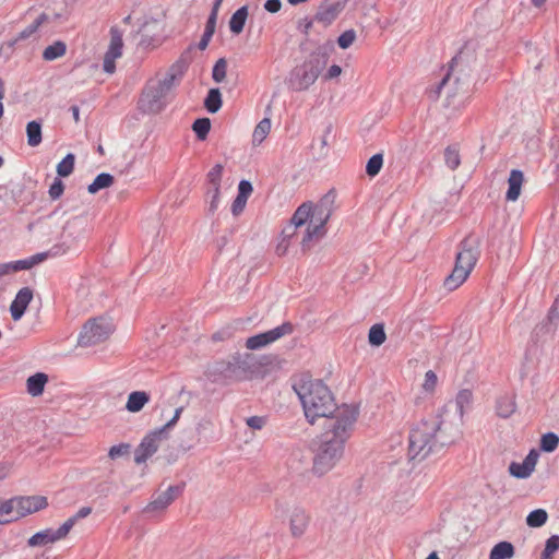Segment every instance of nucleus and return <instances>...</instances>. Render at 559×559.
Wrapping results in <instances>:
<instances>
[{"label":"nucleus","mask_w":559,"mask_h":559,"mask_svg":"<svg viewBox=\"0 0 559 559\" xmlns=\"http://www.w3.org/2000/svg\"><path fill=\"white\" fill-rule=\"evenodd\" d=\"M33 299V290L29 287L21 288L10 305V313L14 321H19L25 313Z\"/></svg>","instance_id":"nucleus-15"},{"label":"nucleus","mask_w":559,"mask_h":559,"mask_svg":"<svg viewBox=\"0 0 559 559\" xmlns=\"http://www.w3.org/2000/svg\"><path fill=\"white\" fill-rule=\"evenodd\" d=\"M19 519L16 497L0 502V524H9Z\"/></svg>","instance_id":"nucleus-23"},{"label":"nucleus","mask_w":559,"mask_h":559,"mask_svg":"<svg viewBox=\"0 0 559 559\" xmlns=\"http://www.w3.org/2000/svg\"><path fill=\"white\" fill-rule=\"evenodd\" d=\"M333 48V43L331 41L319 45L302 64L295 67L290 71L288 86L293 91L301 92L314 84L320 73L325 68Z\"/></svg>","instance_id":"nucleus-6"},{"label":"nucleus","mask_w":559,"mask_h":559,"mask_svg":"<svg viewBox=\"0 0 559 559\" xmlns=\"http://www.w3.org/2000/svg\"><path fill=\"white\" fill-rule=\"evenodd\" d=\"M166 432L160 428L146 435L134 452V462L136 464L145 463L153 454H155L159 447V441Z\"/></svg>","instance_id":"nucleus-11"},{"label":"nucleus","mask_w":559,"mask_h":559,"mask_svg":"<svg viewBox=\"0 0 559 559\" xmlns=\"http://www.w3.org/2000/svg\"><path fill=\"white\" fill-rule=\"evenodd\" d=\"M66 44L61 40H58L45 48L43 52V58L47 61H52L55 59L62 57L66 53Z\"/></svg>","instance_id":"nucleus-36"},{"label":"nucleus","mask_w":559,"mask_h":559,"mask_svg":"<svg viewBox=\"0 0 559 559\" xmlns=\"http://www.w3.org/2000/svg\"><path fill=\"white\" fill-rule=\"evenodd\" d=\"M336 193L334 190H330L325 193L319 203L312 209V217L322 218L323 222H328L334 211V203Z\"/></svg>","instance_id":"nucleus-19"},{"label":"nucleus","mask_w":559,"mask_h":559,"mask_svg":"<svg viewBox=\"0 0 559 559\" xmlns=\"http://www.w3.org/2000/svg\"><path fill=\"white\" fill-rule=\"evenodd\" d=\"M227 72V61L225 58H219L212 70V78L216 83H221L225 80Z\"/></svg>","instance_id":"nucleus-46"},{"label":"nucleus","mask_w":559,"mask_h":559,"mask_svg":"<svg viewBox=\"0 0 559 559\" xmlns=\"http://www.w3.org/2000/svg\"><path fill=\"white\" fill-rule=\"evenodd\" d=\"M117 58H118L117 56H112L108 52L105 53L103 69L106 73L111 74L115 72V70H116L115 61Z\"/></svg>","instance_id":"nucleus-56"},{"label":"nucleus","mask_w":559,"mask_h":559,"mask_svg":"<svg viewBox=\"0 0 559 559\" xmlns=\"http://www.w3.org/2000/svg\"><path fill=\"white\" fill-rule=\"evenodd\" d=\"M515 554V547L511 542L501 540L490 550L489 559H511Z\"/></svg>","instance_id":"nucleus-25"},{"label":"nucleus","mask_w":559,"mask_h":559,"mask_svg":"<svg viewBox=\"0 0 559 559\" xmlns=\"http://www.w3.org/2000/svg\"><path fill=\"white\" fill-rule=\"evenodd\" d=\"M368 341L372 346H380L384 343V323H376L371 326Z\"/></svg>","instance_id":"nucleus-39"},{"label":"nucleus","mask_w":559,"mask_h":559,"mask_svg":"<svg viewBox=\"0 0 559 559\" xmlns=\"http://www.w3.org/2000/svg\"><path fill=\"white\" fill-rule=\"evenodd\" d=\"M559 550V535L554 534L547 538L540 559H554L555 552Z\"/></svg>","instance_id":"nucleus-41"},{"label":"nucleus","mask_w":559,"mask_h":559,"mask_svg":"<svg viewBox=\"0 0 559 559\" xmlns=\"http://www.w3.org/2000/svg\"><path fill=\"white\" fill-rule=\"evenodd\" d=\"M299 397L307 420L313 425L316 419L334 416L341 407H336L334 394L329 386H292Z\"/></svg>","instance_id":"nucleus-5"},{"label":"nucleus","mask_w":559,"mask_h":559,"mask_svg":"<svg viewBox=\"0 0 559 559\" xmlns=\"http://www.w3.org/2000/svg\"><path fill=\"white\" fill-rule=\"evenodd\" d=\"M183 484L171 485L165 491L158 493L153 500L144 508L145 513L165 510L176 498L183 491Z\"/></svg>","instance_id":"nucleus-12"},{"label":"nucleus","mask_w":559,"mask_h":559,"mask_svg":"<svg viewBox=\"0 0 559 559\" xmlns=\"http://www.w3.org/2000/svg\"><path fill=\"white\" fill-rule=\"evenodd\" d=\"M356 38H357L356 31L353 28L347 29L338 36L337 45L342 49H347L354 44Z\"/></svg>","instance_id":"nucleus-47"},{"label":"nucleus","mask_w":559,"mask_h":559,"mask_svg":"<svg viewBox=\"0 0 559 559\" xmlns=\"http://www.w3.org/2000/svg\"><path fill=\"white\" fill-rule=\"evenodd\" d=\"M182 411H183V407H181V406L176 408L174 416L163 427H160V429L167 433V431L169 429H171L177 424V421L179 420V418L181 416Z\"/></svg>","instance_id":"nucleus-59"},{"label":"nucleus","mask_w":559,"mask_h":559,"mask_svg":"<svg viewBox=\"0 0 559 559\" xmlns=\"http://www.w3.org/2000/svg\"><path fill=\"white\" fill-rule=\"evenodd\" d=\"M479 258L478 240L467 236L459 246L455 257L454 267L450 275L444 280V287L448 290H454L461 286L471 274Z\"/></svg>","instance_id":"nucleus-7"},{"label":"nucleus","mask_w":559,"mask_h":559,"mask_svg":"<svg viewBox=\"0 0 559 559\" xmlns=\"http://www.w3.org/2000/svg\"><path fill=\"white\" fill-rule=\"evenodd\" d=\"M524 182V174L520 169H512L508 178V190L506 192V200L515 202L520 194Z\"/></svg>","instance_id":"nucleus-21"},{"label":"nucleus","mask_w":559,"mask_h":559,"mask_svg":"<svg viewBox=\"0 0 559 559\" xmlns=\"http://www.w3.org/2000/svg\"><path fill=\"white\" fill-rule=\"evenodd\" d=\"M114 332L110 319L99 317L88 320L82 328L78 343L87 347L106 341Z\"/></svg>","instance_id":"nucleus-9"},{"label":"nucleus","mask_w":559,"mask_h":559,"mask_svg":"<svg viewBox=\"0 0 559 559\" xmlns=\"http://www.w3.org/2000/svg\"><path fill=\"white\" fill-rule=\"evenodd\" d=\"M75 163V156L72 153L66 155V157L57 165V174L59 177H68L73 173Z\"/></svg>","instance_id":"nucleus-38"},{"label":"nucleus","mask_w":559,"mask_h":559,"mask_svg":"<svg viewBox=\"0 0 559 559\" xmlns=\"http://www.w3.org/2000/svg\"><path fill=\"white\" fill-rule=\"evenodd\" d=\"M391 441L393 442V444L391 445V451L397 450L396 455H400V456L397 459L389 461V459H391V456L386 455V465H389L390 473H392L394 471V467L396 465H399L401 463H406L408 465V463L412 461V460H408V455L406 457H404L402 455V453L404 452V448L402 447L401 435L392 436ZM393 457H395V455H392V459Z\"/></svg>","instance_id":"nucleus-24"},{"label":"nucleus","mask_w":559,"mask_h":559,"mask_svg":"<svg viewBox=\"0 0 559 559\" xmlns=\"http://www.w3.org/2000/svg\"><path fill=\"white\" fill-rule=\"evenodd\" d=\"M181 73L173 66L162 78L147 81L140 96L138 107L143 114H158L168 105L171 92Z\"/></svg>","instance_id":"nucleus-4"},{"label":"nucleus","mask_w":559,"mask_h":559,"mask_svg":"<svg viewBox=\"0 0 559 559\" xmlns=\"http://www.w3.org/2000/svg\"><path fill=\"white\" fill-rule=\"evenodd\" d=\"M91 513H92V508L91 507H82V508L79 509V511L74 515L69 518L63 523V525H68V532H70L79 520L88 516Z\"/></svg>","instance_id":"nucleus-49"},{"label":"nucleus","mask_w":559,"mask_h":559,"mask_svg":"<svg viewBox=\"0 0 559 559\" xmlns=\"http://www.w3.org/2000/svg\"><path fill=\"white\" fill-rule=\"evenodd\" d=\"M48 257V253L47 252H40V253H36L27 259H23V260H17V261H13V262H10L11 263V269L13 272H19V271H23V270H29L32 269L33 266L41 263L43 261H45Z\"/></svg>","instance_id":"nucleus-26"},{"label":"nucleus","mask_w":559,"mask_h":559,"mask_svg":"<svg viewBox=\"0 0 559 559\" xmlns=\"http://www.w3.org/2000/svg\"><path fill=\"white\" fill-rule=\"evenodd\" d=\"M211 129V120L209 118H199L192 123V130L197 138L201 141L205 140Z\"/></svg>","instance_id":"nucleus-40"},{"label":"nucleus","mask_w":559,"mask_h":559,"mask_svg":"<svg viewBox=\"0 0 559 559\" xmlns=\"http://www.w3.org/2000/svg\"><path fill=\"white\" fill-rule=\"evenodd\" d=\"M122 32L118 27L110 28V44L107 50L108 53L117 57H121L122 55Z\"/></svg>","instance_id":"nucleus-31"},{"label":"nucleus","mask_w":559,"mask_h":559,"mask_svg":"<svg viewBox=\"0 0 559 559\" xmlns=\"http://www.w3.org/2000/svg\"><path fill=\"white\" fill-rule=\"evenodd\" d=\"M204 107L211 114L217 112L222 107V94L218 88H211L204 99Z\"/></svg>","instance_id":"nucleus-33"},{"label":"nucleus","mask_w":559,"mask_h":559,"mask_svg":"<svg viewBox=\"0 0 559 559\" xmlns=\"http://www.w3.org/2000/svg\"><path fill=\"white\" fill-rule=\"evenodd\" d=\"M468 59L469 55L466 47L452 58L447 74L436 86L427 91L430 99L436 100L444 93L447 106H455L456 98L459 100L465 98L471 86Z\"/></svg>","instance_id":"nucleus-3"},{"label":"nucleus","mask_w":559,"mask_h":559,"mask_svg":"<svg viewBox=\"0 0 559 559\" xmlns=\"http://www.w3.org/2000/svg\"><path fill=\"white\" fill-rule=\"evenodd\" d=\"M246 203H247V199L240 198L239 195H237L231 204L233 214L235 216L239 215L243 211Z\"/></svg>","instance_id":"nucleus-60"},{"label":"nucleus","mask_w":559,"mask_h":559,"mask_svg":"<svg viewBox=\"0 0 559 559\" xmlns=\"http://www.w3.org/2000/svg\"><path fill=\"white\" fill-rule=\"evenodd\" d=\"M559 300L556 299L554 305L548 311L547 314V323L550 325H556L557 321L559 320V309H558Z\"/></svg>","instance_id":"nucleus-57"},{"label":"nucleus","mask_w":559,"mask_h":559,"mask_svg":"<svg viewBox=\"0 0 559 559\" xmlns=\"http://www.w3.org/2000/svg\"><path fill=\"white\" fill-rule=\"evenodd\" d=\"M222 174H223V166L221 164H216L207 173V180L212 185V189H214V188L221 189Z\"/></svg>","instance_id":"nucleus-48"},{"label":"nucleus","mask_w":559,"mask_h":559,"mask_svg":"<svg viewBox=\"0 0 559 559\" xmlns=\"http://www.w3.org/2000/svg\"><path fill=\"white\" fill-rule=\"evenodd\" d=\"M210 193H212V199H211V202L209 205V211L211 213H214L218 207L221 191L218 188H214V189L210 190Z\"/></svg>","instance_id":"nucleus-62"},{"label":"nucleus","mask_w":559,"mask_h":559,"mask_svg":"<svg viewBox=\"0 0 559 559\" xmlns=\"http://www.w3.org/2000/svg\"><path fill=\"white\" fill-rule=\"evenodd\" d=\"M508 471L512 477L518 479H526L532 475L523 462H511Z\"/></svg>","instance_id":"nucleus-44"},{"label":"nucleus","mask_w":559,"mask_h":559,"mask_svg":"<svg viewBox=\"0 0 559 559\" xmlns=\"http://www.w3.org/2000/svg\"><path fill=\"white\" fill-rule=\"evenodd\" d=\"M27 144L36 147L41 143V123L37 120H32L26 126Z\"/></svg>","instance_id":"nucleus-30"},{"label":"nucleus","mask_w":559,"mask_h":559,"mask_svg":"<svg viewBox=\"0 0 559 559\" xmlns=\"http://www.w3.org/2000/svg\"><path fill=\"white\" fill-rule=\"evenodd\" d=\"M16 498L20 519L40 511L48 506L47 498L44 496H22Z\"/></svg>","instance_id":"nucleus-14"},{"label":"nucleus","mask_w":559,"mask_h":559,"mask_svg":"<svg viewBox=\"0 0 559 559\" xmlns=\"http://www.w3.org/2000/svg\"><path fill=\"white\" fill-rule=\"evenodd\" d=\"M441 409L436 417L420 420L408 433V460L423 461L431 453L453 444L461 436L457 424Z\"/></svg>","instance_id":"nucleus-2"},{"label":"nucleus","mask_w":559,"mask_h":559,"mask_svg":"<svg viewBox=\"0 0 559 559\" xmlns=\"http://www.w3.org/2000/svg\"><path fill=\"white\" fill-rule=\"evenodd\" d=\"M253 188L250 181L248 180H241L238 185V194L240 198H245L248 200L249 195L251 194Z\"/></svg>","instance_id":"nucleus-58"},{"label":"nucleus","mask_w":559,"mask_h":559,"mask_svg":"<svg viewBox=\"0 0 559 559\" xmlns=\"http://www.w3.org/2000/svg\"><path fill=\"white\" fill-rule=\"evenodd\" d=\"M310 522L309 513L301 507H295L289 516V528L294 537L305 534Z\"/></svg>","instance_id":"nucleus-16"},{"label":"nucleus","mask_w":559,"mask_h":559,"mask_svg":"<svg viewBox=\"0 0 559 559\" xmlns=\"http://www.w3.org/2000/svg\"><path fill=\"white\" fill-rule=\"evenodd\" d=\"M294 326L290 322H284L283 324L269 330L266 332L250 336L246 341V347L251 350L260 349L281 337L293 333Z\"/></svg>","instance_id":"nucleus-10"},{"label":"nucleus","mask_w":559,"mask_h":559,"mask_svg":"<svg viewBox=\"0 0 559 559\" xmlns=\"http://www.w3.org/2000/svg\"><path fill=\"white\" fill-rule=\"evenodd\" d=\"M382 165H383V155H382V153L374 154L367 162L366 174L369 177L377 176L380 173V170L382 168Z\"/></svg>","instance_id":"nucleus-43"},{"label":"nucleus","mask_w":559,"mask_h":559,"mask_svg":"<svg viewBox=\"0 0 559 559\" xmlns=\"http://www.w3.org/2000/svg\"><path fill=\"white\" fill-rule=\"evenodd\" d=\"M63 191H64V185H63L62 180L60 178L56 177L49 188V191H48L50 199L51 200L59 199L62 195Z\"/></svg>","instance_id":"nucleus-53"},{"label":"nucleus","mask_w":559,"mask_h":559,"mask_svg":"<svg viewBox=\"0 0 559 559\" xmlns=\"http://www.w3.org/2000/svg\"><path fill=\"white\" fill-rule=\"evenodd\" d=\"M312 213L313 212L311 203H302L293 214L290 218L292 225H294L295 227L304 226L310 217L312 218Z\"/></svg>","instance_id":"nucleus-29"},{"label":"nucleus","mask_w":559,"mask_h":559,"mask_svg":"<svg viewBox=\"0 0 559 559\" xmlns=\"http://www.w3.org/2000/svg\"><path fill=\"white\" fill-rule=\"evenodd\" d=\"M68 534V525L62 524L57 530L46 528L32 535L27 540V545L29 547H43L63 539Z\"/></svg>","instance_id":"nucleus-13"},{"label":"nucleus","mask_w":559,"mask_h":559,"mask_svg":"<svg viewBox=\"0 0 559 559\" xmlns=\"http://www.w3.org/2000/svg\"><path fill=\"white\" fill-rule=\"evenodd\" d=\"M559 445V436L555 432H546L542 435L539 440V450L546 453L554 452Z\"/></svg>","instance_id":"nucleus-35"},{"label":"nucleus","mask_w":559,"mask_h":559,"mask_svg":"<svg viewBox=\"0 0 559 559\" xmlns=\"http://www.w3.org/2000/svg\"><path fill=\"white\" fill-rule=\"evenodd\" d=\"M48 20V15L45 13H41L32 24H29L27 27H25L22 32H20L19 36L16 37L17 40L27 39L31 37L38 27Z\"/></svg>","instance_id":"nucleus-42"},{"label":"nucleus","mask_w":559,"mask_h":559,"mask_svg":"<svg viewBox=\"0 0 559 559\" xmlns=\"http://www.w3.org/2000/svg\"><path fill=\"white\" fill-rule=\"evenodd\" d=\"M248 427H250L251 429H262L264 424H265V419L264 417H261V416H251L249 418H247L246 420Z\"/></svg>","instance_id":"nucleus-61"},{"label":"nucleus","mask_w":559,"mask_h":559,"mask_svg":"<svg viewBox=\"0 0 559 559\" xmlns=\"http://www.w3.org/2000/svg\"><path fill=\"white\" fill-rule=\"evenodd\" d=\"M344 8V5L340 4L335 0H325V2L319 8L314 20L322 23L324 26H328L338 16Z\"/></svg>","instance_id":"nucleus-17"},{"label":"nucleus","mask_w":559,"mask_h":559,"mask_svg":"<svg viewBox=\"0 0 559 559\" xmlns=\"http://www.w3.org/2000/svg\"><path fill=\"white\" fill-rule=\"evenodd\" d=\"M326 223L328 222H323L322 218L312 217L301 240V247L304 250H307L311 247V241L313 239H320L325 235Z\"/></svg>","instance_id":"nucleus-18"},{"label":"nucleus","mask_w":559,"mask_h":559,"mask_svg":"<svg viewBox=\"0 0 559 559\" xmlns=\"http://www.w3.org/2000/svg\"><path fill=\"white\" fill-rule=\"evenodd\" d=\"M129 449H130V445L128 443H120L117 445H112L109 449L108 456L111 460H116L118 457L126 455L129 452Z\"/></svg>","instance_id":"nucleus-54"},{"label":"nucleus","mask_w":559,"mask_h":559,"mask_svg":"<svg viewBox=\"0 0 559 559\" xmlns=\"http://www.w3.org/2000/svg\"><path fill=\"white\" fill-rule=\"evenodd\" d=\"M252 359L253 357L247 354L245 357L235 356L230 361H215L209 365L206 373L209 377L223 376L225 379L238 381L251 380L248 374Z\"/></svg>","instance_id":"nucleus-8"},{"label":"nucleus","mask_w":559,"mask_h":559,"mask_svg":"<svg viewBox=\"0 0 559 559\" xmlns=\"http://www.w3.org/2000/svg\"><path fill=\"white\" fill-rule=\"evenodd\" d=\"M248 17V7L239 8L229 20V29L231 33L238 35L243 31Z\"/></svg>","instance_id":"nucleus-28"},{"label":"nucleus","mask_w":559,"mask_h":559,"mask_svg":"<svg viewBox=\"0 0 559 559\" xmlns=\"http://www.w3.org/2000/svg\"><path fill=\"white\" fill-rule=\"evenodd\" d=\"M472 400V391L469 389H462L457 393L455 401H450L442 407V409L444 413H450L452 409H454V412L459 414L460 420H462L464 409L471 405Z\"/></svg>","instance_id":"nucleus-20"},{"label":"nucleus","mask_w":559,"mask_h":559,"mask_svg":"<svg viewBox=\"0 0 559 559\" xmlns=\"http://www.w3.org/2000/svg\"><path fill=\"white\" fill-rule=\"evenodd\" d=\"M281 0H266L264 3V9L270 13H276L281 10Z\"/></svg>","instance_id":"nucleus-63"},{"label":"nucleus","mask_w":559,"mask_h":559,"mask_svg":"<svg viewBox=\"0 0 559 559\" xmlns=\"http://www.w3.org/2000/svg\"><path fill=\"white\" fill-rule=\"evenodd\" d=\"M548 513L545 509H535L526 516V525L532 528H538L546 524Z\"/></svg>","instance_id":"nucleus-34"},{"label":"nucleus","mask_w":559,"mask_h":559,"mask_svg":"<svg viewBox=\"0 0 559 559\" xmlns=\"http://www.w3.org/2000/svg\"><path fill=\"white\" fill-rule=\"evenodd\" d=\"M332 133V124H328L324 129V133L320 140V146L318 151V157L322 158L328 155V146H329V136Z\"/></svg>","instance_id":"nucleus-51"},{"label":"nucleus","mask_w":559,"mask_h":559,"mask_svg":"<svg viewBox=\"0 0 559 559\" xmlns=\"http://www.w3.org/2000/svg\"><path fill=\"white\" fill-rule=\"evenodd\" d=\"M271 130V120L269 118L262 119L254 128L252 134V143L259 145L263 142Z\"/></svg>","instance_id":"nucleus-37"},{"label":"nucleus","mask_w":559,"mask_h":559,"mask_svg":"<svg viewBox=\"0 0 559 559\" xmlns=\"http://www.w3.org/2000/svg\"><path fill=\"white\" fill-rule=\"evenodd\" d=\"M382 195H383V191H382L381 186H377L373 189V191H372V193L370 195V199L367 201V206L369 209H373V210L380 211L381 210Z\"/></svg>","instance_id":"nucleus-50"},{"label":"nucleus","mask_w":559,"mask_h":559,"mask_svg":"<svg viewBox=\"0 0 559 559\" xmlns=\"http://www.w3.org/2000/svg\"><path fill=\"white\" fill-rule=\"evenodd\" d=\"M516 409L515 394H504L496 401V414L498 417L507 419L511 417Z\"/></svg>","instance_id":"nucleus-22"},{"label":"nucleus","mask_w":559,"mask_h":559,"mask_svg":"<svg viewBox=\"0 0 559 559\" xmlns=\"http://www.w3.org/2000/svg\"><path fill=\"white\" fill-rule=\"evenodd\" d=\"M358 416L357 406L344 404L334 416L324 419L314 452L313 474L318 476L326 474L342 459Z\"/></svg>","instance_id":"nucleus-1"},{"label":"nucleus","mask_w":559,"mask_h":559,"mask_svg":"<svg viewBox=\"0 0 559 559\" xmlns=\"http://www.w3.org/2000/svg\"><path fill=\"white\" fill-rule=\"evenodd\" d=\"M539 457V452L536 449H531L527 455L522 461L531 473L534 472Z\"/></svg>","instance_id":"nucleus-55"},{"label":"nucleus","mask_w":559,"mask_h":559,"mask_svg":"<svg viewBox=\"0 0 559 559\" xmlns=\"http://www.w3.org/2000/svg\"><path fill=\"white\" fill-rule=\"evenodd\" d=\"M53 377L45 372H36L26 379L25 384H47L49 381H55Z\"/></svg>","instance_id":"nucleus-52"},{"label":"nucleus","mask_w":559,"mask_h":559,"mask_svg":"<svg viewBox=\"0 0 559 559\" xmlns=\"http://www.w3.org/2000/svg\"><path fill=\"white\" fill-rule=\"evenodd\" d=\"M444 162L450 169H456L461 163L457 148H455L454 146H448L444 150Z\"/></svg>","instance_id":"nucleus-45"},{"label":"nucleus","mask_w":559,"mask_h":559,"mask_svg":"<svg viewBox=\"0 0 559 559\" xmlns=\"http://www.w3.org/2000/svg\"><path fill=\"white\" fill-rule=\"evenodd\" d=\"M342 73V68L337 64H332L329 69H328V72L325 74V79L326 80H332V79H335L337 76H340Z\"/></svg>","instance_id":"nucleus-64"},{"label":"nucleus","mask_w":559,"mask_h":559,"mask_svg":"<svg viewBox=\"0 0 559 559\" xmlns=\"http://www.w3.org/2000/svg\"><path fill=\"white\" fill-rule=\"evenodd\" d=\"M115 178L108 173H102L97 175L94 181L87 187V191L92 194L97 193L102 189L109 188L112 186Z\"/></svg>","instance_id":"nucleus-32"},{"label":"nucleus","mask_w":559,"mask_h":559,"mask_svg":"<svg viewBox=\"0 0 559 559\" xmlns=\"http://www.w3.org/2000/svg\"><path fill=\"white\" fill-rule=\"evenodd\" d=\"M148 401V393L144 391H134L129 394L126 408L131 413H136L140 412Z\"/></svg>","instance_id":"nucleus-27"}]
</instances>
